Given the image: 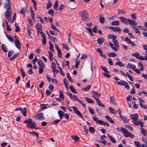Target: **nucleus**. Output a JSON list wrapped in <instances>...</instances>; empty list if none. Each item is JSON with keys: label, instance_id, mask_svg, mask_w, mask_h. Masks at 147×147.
Returning a JSON list of instances; mask_svg holds the SVG:
<instances>
[{"label": "nucleus", "instance_id": "nucleus-1", "mask_svg": "<svg viewBox=\"0 0 147 147\" xmlns=\"http://www.w3.org/2000/svg\"><path fill=\"white\" fill-rule=\"evenodd\" d=\"M130 116L133 120V122L135 125L138 126L140 125L141 127H143L144 124L143 122L140 119H139L138 120L139 116L138 114H130Z\"/></svg>", "mask_w": 147, "mask_h": 147}, {"label": "nucleus", "instance_id": "nucleus-2", "mask_svg": "<svg viewBox=\"0 0 147 147\" xmlns=\"http://www.w3.org/2000/svg\"><path fill=\"white\" fill-rule=\"evenodd\" d=\"M117 129L119 131L122 132L126 137H130L131 138H133L134 137V136L131 133L129 132L127 129L122 127H121L120 128H117Z\"/></svg>", "mask_w": 147, "mask_h": 147}, {"label": "nucleus", "instance_id": "nucleus-3", "mask_svg": "<svg viewBox=\"0 0 147 147\" xmlns=\"http://www.w3.org/2000/svg\"><path fill=\"white\" fill-rule=\"evenodd\" d=\"M79 13L83 21L86 22L89 19L88 14L86 10L80 11Z\"/></svg>", "mask_w": 147, "mask_h": 147}, {"label": "nucleus", "instance_id": "nucleus-4", "mask_svg": "<svg viewBox=\"0 0 147 147\" xmlns=\"http://www.w3.org/2000/svg\"><path fill=\"white\" fill-rule=\"evenodd\" d=\"M12 14V11L11 8L7 9L6 10L5 15L6 18L10 23L11 22V16Z\"/></svg>", "mask_w": 147, "mask_h": 147}, {"label": "nucleus", "instance_id": "nucleus-5", "mask_svg": "<svg viewBox=\"0 0 147 147\" xmlns=\"http://www.w3.org/2000/svg\"><path fill=\"white\" fill-rule=\"evenodd\" d=\"M127 21L129 24L132 26V28H134L138 24V23L135 21L131 19H127Z\"/></svg>", "mask_w": 147, "mask_h": 147}, {"label": "nucleus", "instance_id": "nucleus-6", "mask_svg": "<svg viewBox=\"0 0 147 147\" xmlns=\"http://www.w3.org/2000/svg\"><path fill=\"white\" fill-rule=\"evenodd\" d=\"M15 110L16 111H20L24 116H26V115L27 110L25 107H24L23 109L21 108H17Z\"/></svg>", "mask_w": 147, "mask_h": 147}, {"label": "nucleus", "instance_id": "nucleus-7", "mask_svg": "<svg viewBox=\"0 0 147 147\" xmlns=\"http://www.w3.org/2000/svg\"><path fill=\"white\" fill-rule=\"evenodd\" d=\"M35 118L38 120H44L45 119L44 114L42 113L36 114L35 116Z\"/></svg>", "mask_w": 147, "mask_h": 147}, {"label": "nucleus", "instance_id": "nucleus-8", "mask_svg": "<svg viewBox=\"0 0 147 147\" xmlns=\"http://www.w3.org/2000/svg\"><path fill=\"white\" fill-rule=\"evenodd\" d=\"M111 29L114 32H117L118 33H119L121 32L122 30L119 27L111 26Z\"/></svg>", "mask_w": 147, "mask_h": 147}, {"label": "nucleus", "instance_id": "nucleus-9", "mask_svg": "<svg viewBox=\"0 0 147 147\" xmlns=\"http://www.w3.org/2000/svg\"><path fill=\"white\" fill-rule=\"evenodd\" d=\"M125 40L128 44H130L132 47H134L136 46V44L133 42L131 41L129 38H126L125 39Z\"/></svg>", "mask_w": 147, "mask_h": 147}, {"label": "nucleus", "instance_id": "nucleus-10", "mask_svg": "<svg viewBox=\"0 0 147 147\" xmlns=\"http://www.w3.org/2000/svg\"><path fill=\"white\" fill-rule=\"evenodd\" d=\"M72 108L74 111V112L75 113H76L79 116L81 117L82 118H83V117L82 114L75 107H72Z\"/></svg>", "mask_w": 147, "mask_h": 147}, {"label": "nucleus", "instance_id": "nucleus-11", "mask_svg": "<svg viewBox=\"0 0 147 147\" xmlns=\"http://www.w3.org/2000/svg\"><path fill=\"white\" fill-rule=\"evenodd\" d=\"M120 118L123 120L124 123H127L129 121V120L127 119V116L126 115L122 116L121 115H120Z\"/></svg>", "mask_w": 147, "mask_h": 147}, {"label": "nucleus", "instance_id": "nucleus-12", "mask_svg": "<svg viewBox=\"0 0 147 147\" xmlns=\"http://www.w3.org/2000/svg\"><path fill=\"white\" fill-rule=\"evenodd\" d=\"M93 97L95 99L96 98H98L101 95L100 93H98L96 92H92Z\"/></svg>", "mask_w": 147, "mask_h": 147}, {"label": "nucleus", "instance_id": "nucleus-13", "mask_svg": "<svg viewBox=\"0 0 147 147\" xmlns=\"http://www.w3.org/2000/svg\"><path fill=\"white\" fill-rule=\"evenodd\" d=\"M11 3L10 1L8 2L7 3H5L4 4V8L7 9H9L11 8Z\"/></svg>", "mask_w": 147, "mask_h": 147}, {"label": "nucleus", "instance_id": "nucleus-14", "mask_svg": "<svg viewBox=\"0 0 147 147\" xmlns=\"http://www.w3.org/2000/svg\"><path fill=\"white\" fill-rule=\"evenodd\" d=\"M36 125V123L34 121H32L30 124H28L27 125V127H28L30 128L34 129V128Z\"/></svg>", "mask_w": 147, "mask_h": 147}, {"label": "nucleus", "instance_id": "nucleus-15", "mask_svg": "<svg viewBox=\"0 0 147 147\" xmlns=\"http://www.w3.org/2000/svg\"><path fill=\"white\" fill-rule=\"evenodd\" d=\"M37 63L40 67H45V65L40 59H38L37 61Z\"/></svg>", "mask_w": 147, "mask_h": 147}, {"label": "nucleus", "instance_id": "nucleus-16", "mask_svg": "<svg viewBox=\"0 0 147 147\" xmlns=\"http://www.w3.org/2000/svg\"><path fill=\"white\" fill-rule=\"evenodd\" d=\"M97 51L99 53L100 55L104 58H106V56L103 55L102 50L98 48L96 49Z\"/></svg>", "mask_w": 147, "mask_h": 147}, {"label": "nucleus", "instance_id": "nucleus-17", "mask_svg": "<svg viewBox=\"0 0 147 147\" xmlns=\"http://www.w3.org/2000/svg\"><path fill=\"white\" fill-rule=\"evenodd\" d=\"M15 43L16 47L18 49H20L21 47V45L20 43V41L18 39H16V40L15 41Z\"/></svg>", "mask_w": 147, "mask_h": 147}, {"label": "nucleus", "instance_id": "nucleus-18", "mask_svg": "<svg viewBox=\"0 0 147 147\" xmlns=\"http://www.w3.org/2000/svg\"><path fill=\"white\" fill-rule=\"evenodd\" d=\"M120 19L123 23L126 24H128L127 20L125 18L123 17H120Z\"/></svg>", "mask_w": 147, "mask_h": 147}, {"label": "nucleus", "instance_id": "nucleus-19", "mask_svg": "<svg viewBox=\"0 0 147 147\" xmlns=\"http://www.w3.org/2000/svg\"><path fill=\"white\" fill-rule=\"evenodd\" d=\"M127 68L129 69H132L134 70L136 68V66L135 65H132L131 63H128L127 64Z\"/></svg>", "mask_w": 147, "mask_h": 147}, {"label": "nucleus", "instance_id": "nucleus-20", "mask_svg": "<svg viewBox=\"0 0 147 147\" xmlns=\"http://www.w3.org/2000/svg\"><path fill=\"white\" fill-rule=\"evenodd\" d=\"M105 39L103 38H100L97 40V43L100 45H102L104 42Z\"/></svg>", "mask_w": 147, "mask_h": 147}, {"label": "nucleus", "instance_id": "nucleus-21", "mask_svg": "<svg viewBox=\"0 0 147 147\" xmlns=\"http://www.w3.org/2000/svg\"><path fill=\"white\" fill-rule=\"evenodd\" d=\"M140 131L141 133L144 136H146L147 134V131L146 130L143 128V127H141Z\"/></svg>", "mask_w": 147, "mask_h": 147}, {"label": "nucleus", "instance_id": "nucleus-22", "mask_svg": "<svg viewBox=\"0 0 147 147\" xmlns=\"http://www.w3.org/2000/svg\"><path fill=\"white\" fill-rule=\"evenodd\" d=\"M64 113L61 111H58V114L60 119H62L63 117V116L64 115Z\"/></svg>", "mask_w": 147, "mask_h": 147}, {"label": "nucleus", "instance_id": "nucleus-23", "mask_svg": "<svg viewBox=\"0 0 147 147\" xmlns=\"http://www.w3.org/2000/svg\"><path fill=\"white\" fill-rule=\"evenodd\" d=\"M36 28L38 31H39L40 30H41L42 29V27L41 24H37L36 26Z\"/></svg>", "mask_w": 147, "mask_h": 147}, {"label": "nucleus", "instance_id": "nucleus-24", "mask_svg": "<svg viewBox=\"0 0 147 147\" xmlns=\"http://www.w3.org/2000/svg\"><path fill=\"white\" fill-rule=\"evenodd\" d=\"M111 24L114 26H119L120 25L119 21H113L111 23Z\"/></svg>", "mask_w": 147, "mask_h": 147}, {"label": "nucleus", "instance_id": "nucleus-25", "mask_svg": "<svg viewBox=\"0 0 147 147\" xmlns=\"http://www.w3.org/2000/svg\"><path fill=\"white\" fill-rule=\"evenodd\" d=\"M19 55V53H15L12 57L10 58L9 60L11 61L13 60L17 57Z\"/></svg>", "mask_w": 147, "mask_h": 147}, {"label": "nucleus", "instance_id": "nucleus-26", "mask_svg": "<svg viewBox=\"0 0 147 147\" xmlns=\"http://www.w3.org/2000/svg\"><path fill=\"white\" fill-rule=\"evenodd\" d=\"M114 46H115V47H119V43L117 40H112Z\"/></svg>", "mask_w": 147, "mask_h": 147}, {"label": "nucleus", "instance_id": "nucleus-27", "mask_svg": "<svg viewBox=\"0 0 147 147\" xmlns=\"http://www.w3.org/2000/svg\"><path fill=\"white\" fill-rule=\"evenodd\" d=\"M49 49L52 52H54V50L53 49V46L52 43L50 41H49Z\"/></svg>", "mask_w": 147, "mask_h": 147}, {"label": "nucleus", "instance_id": "nucleus-28", "mask_svg": "<svg viewBox=\"0 0 147 147\" xmlns=\"http://www.w3.org/2000/svg\"><path fill=\"white\" fill-rule=\"evenodd\" d=\"M89 131L90 133L93 134L95 132V130L93 127H90L89 128Z\"/></svg>", "mask_w": 147, "mask_h": 147}, {"label": "nucleus", "instance_id": "nucleus-29", "mask_svg": "<svg viewBox=\"0 0 147 147\" xmlns=\"http://www.w3.org/2000/svg\"><path fill=\"white\" fill-rule=\"evenodd\" d=\"M70 90L73 93H77V92L74 88L72 86H70L69 87Z\"/></svg>", "mask_w": 147, "mask_h": 147}, {"label": "nucleus", "instance_id": "nucleus-30", "mask_svg": "<svg viewBox=\"0 0 147 147\" xmlns=\"http://www.w3.org/2000/svg\"><path fill=\"white\" fill-rule=\"evenodd\" d=\"M71 137L73 139H74V141H78L79 140V138L76 135L71 136Z\"/></svg>", "mask_w": 147, "mask_h": 147}, {"label": "nucleus", "instance_id": "nucleus-31", "mask_svg": "<svg viewBox=\"0 0 147 147\" xmlns=\"http://www.w3.org/2000/svg\"><path fill=\"white\" fill-rule=\"evenodd\" d=\"M32 120L31 119L29 118L23 121V123H28V124H30L32 122Z\"/></svg>", "mask_w": 147, "mask_h": 147}, {"label": "nucleus", "instance_id": "nucleus-32", "mask_svg": "<svg viewBox=\"0 0 147 147\" xmlns=\"http://www.w3.org/2000/svg\"><path fill=\"white\" fill-rule=\"evenodd\" d=\"M70 98L71 99L74 101L76 100L77 101L78 99V98L75 95H74L73 96V95H72L70 97Z\"/></svg>", "mask_w": 147, "mask_h": 147}, {"label": "nucleus", "instance_id": "nucleus-33", "mask_svg": "<svg viewBox=\"0 0 147 147\" xmlns=\"http://www.w3.org/2000/svg\"><path fill=\"white\" fill-rule=\"evenodd\" d=\"M1 47L3 51L7 52V49L6 46L4 44H2L1 45Z\"/></svg>", "mask_w": 147, "mask_h": 147}, {"label": "nucleus", "instance_id": "nucleus-34", "mask_svg": "<svg viewBox=\"0 0 147 147\" xmlns=\"http://www.w3.org/2000/svg\"><path fill=\"white\" fill-rule=\"evenodd\" d=\"M85 98L86 99V101L89 103H94L93 100L91 99L88 97H86Z\"/></svg>", "mask_w": 147, "mask_h": 147}, {"label": "nucleus", "instance_id": "nucleus-35", "mask_svg": "<svg viewBox=\"0 0 147 147\" xmlns=\"http://www.w3.org/2000/svg\"><path fill=\"white\" fill-rule=\"evenodd\" d=\"M134 143L137 147H141L142 146V145L138 141H135Z\"/></svg>", "mask_w": 147, "mask_h": 147}, {"label": "nucleus", "instance_id": "nucleus-36", "mask_svg": "<svg viewBox=\"0 0 147 147\" xmlns=\"http://www.w3.org/2000/svg\"><path fill=\"white\" fill-rule=\"evenodd\" d=\"M139 59L142 61L145 60L146 61H147V56H145L144 57L140 56Z\"/></svg>", "mask_w": 147, "mask_h": 147}, {"label": "nucleus", "instance_id": "nucleus-37", "mask_svg": "<svg viewBox=\"0 0 147 147\" xmlns=\"http://www.w3.org/2000/svg\"><path fill=\"white\" fill-rule=\"evenodd\" d=\"M111 48L113 49L114 51H117L118 49H119V47H115V46H114L113 44L111 43Z\"/></svg>", "mask_w": 147, "mask_h": 147}, {"label": "nucleus", "instance_id": "nucleus-38", "mask_svg": "<svg viewBox=\"0 0 147 147\" xmlns=\"http://www.w3.org/2000/svg\"><path fill=\"white\" fill-rule=\"evenodd\" d=\"M125 127L131 131H133L134 130L133 128L129 125H125Z\"/></svg>", "mask_w": 147, "mask_h": 147}, {"label": "nucleus", "instance_id": "nucleus-39", "mask_svg": "<svg viewBox=\"0 0 147 147\" xmlns=\"http://www.w3.org/2000/svg\"><path fill=\"white\" fill-rule=\"evenodd\" d=\"M58 6V3L57 1H55L53 5L54 9L57 10Z\"/></svg>", "mask_w": 147, "mask_h": 147}, {"label": "nucleus", "instance_id": "nucleus-40", "mask_svg": "<svg viewBox=\"0 0 147 147\" xmlns=\"http://www.w3.org/2000/svg\"><path fill=\"white\" fill-rule=\"evenodd\" d=\"M15 31L16 32H18L20 30L19 27L18 26V24L17 23H15Z\"/></svg>", "mask_w": 147, "mask_h": 147}, {"label": "nucleus", "instance_id": "nucleus-41", "mask_svg": "<svg viewBox=\"0 0 147 147\" xmlns=\"http://www.w3.org/2000/svg\"><path fill=\"white\" fill-rule=\"evenodd\" d=\"M30 13H31V17L33 20H34V14L33 11L32 10V8L31 7H30Z\"/></svg>", "mask_w": 147, "mask_h": 147}, {"label": "nucleus", "instance_id": "nucleus-42", "mask_svg": "<svg viewBox=\"0 0 147 147\" xmlns=\"http://www.w3.org/2000/svg\"><path fill=\"white\" fill-rule=\"evenodd\" d=\"M100 68L102 70L104 71L106 73H109V72L107 70V69L106 68L103 67L101 66Z\"/></svg>", "mask_w": 147, "mask_h": 147}, {"label": "nucleus", "instance_id": "nucleus-43", "mask_svg": "<svg viewBox=\"0 0 147 147\" xmlns=\"http://www.w3.org/2000/svg\"><path fill=\"white\" fill-rule=\"evenodd\" d=\"M51 28L54 30L58 32H59V30L58 29H57V28L54 25H53V24H51Z\"/></svg>", "mask_w": 147, "mask_h": 147}, {"label": "nucleus", "instance_id": "nucleus-44", "mask_svg": "<svg viewBox=\"0 0 147 147\" xmlns=\"http://www.w3.org/2000/svg\"><path fill=\"white\" fill-rule=\"evenodd\" d=\"M100 22L101 24H103L105 22V19L104 17H100L99 18Z\"/></svg>", "mask_w": 147, "mask_h": 147}, {"label": "nucleus", "instance_id": "nucleus-45", "mask_svg": "<svg viewBox=\"0 0 147 147\" xmlns=\"http://www.w3.org/2000/svg\"><path fill=\"white\" fill-rule=\"evenodd\" d=\"M67 78L70 82H74L73 80L71 78L69 73H67Z\"/></svg>", "mask_w": 147, "mask_h": 147}, {"label": "nucleus", "instance_id": "nucleus-46", "mask_svg": "<svg viewBox=\"0 0 147 147\" xmlns=\"http://www.w3.org/2000/svg\"><path fill=\"white\" fill-rule=\"evenodd\" d=\"M132 55L133 56H135L137 59H138L140 56L139 53H133Z\"/></svg>", "mask_w": 147, "mask_h": 147}, {"label": "nucleus", "instance_id": "nucleus-47", "mask_svg": "<svg viewBox=\"0 0 147 147\" xmlns=\"http://www.w3.org/2000/svg\"><path fill=\"white\" fill-rule=\"evenodd\" d=\"M134 30L135 32L137 34H140L141 32L140 30L137 28L136 27H134V28H132Z\"/></svg>", "mask_w": 147, "mask_h": 147}, {"label": "nucleus", "instance_id": "nucleus-48", "mask_svg": "<svg viewBox=\"0 0 147 147\" xmlns=\"http://www.w3.org/2000/svg\"><path fill=\"white\" fill-rule=\"evenodd\" d=\"M111 102L114 105H116L117 104L115 102V99L113 97H111Z\"/></svg>", "mask_w": 147, "mask_h": 147}, {"label": "nucleus", "instance_id": "nucleus-49", "mask_svg": "<svg viewBox=\"0 0 147 147\" xmlns=\"http://www.w3.org/2000/svg\"><path fill=\"white\" fill-rule=\"evenodd\" d=\"M6 36L9 40L11 42H13V39L12 36H8L6 35Z\"/></svg>", "mask_w": 147, "mask_h": 147}, {"label": "nucleus", "instance_id": "nucleus-50", "mask_svg": "<svg viewBox=\"0 0 147 147\" xmlns=\"http://www.w3.org/2000/svg\"><path fill=\"white\" fill-rule=\"evenodd\" d=\"M121 82L116 81L115 83H116L117 84H118L119 85L123 86L124 83L123 82H125V81H123L122 80H121Z\"/></svg>", "mask_w": 147, "mask_h": 147}, {"label": "nucleus", "instance_id": "nucleus-51", "mask_svg": "<svg viewBox=\"0 0 147 147\" xmlns=\"http://www.w3.org/2000/svg\"><path fill=\"white\" fill-rule=\"evenodd\" d=\"M123 82L124 83L123 86H124L125 88L128 89H129V86L128 84L125 81V82Z\"/></svg>", "mask_w": 147, "mask_h": 147}, {"label": "nucleus", "instance_id": "nucleus-52", "mask_svg": "<svg viewBox=\"0 0 147 147\" xmlns=\"http://www.w3.org/2000/svg\"><path fill=\"white\" fill-rule=\"evenodd\" d=\"M26 7H24L22 10H21L20 13L22 14H23L25 13L26 10Z\"/></svg>", "mask_w": 147, "mask_h": 147}, {"label": "nucleus", "instance_id": "nucleus-53", "mask_svg": "<svg viewBox=\"0 0 147 147\" xmlns=\"http://www.w3.org/2000/svg\"><path fill=\"white\" fill-rule=\"evenodd\" d=\"M91 85H89L88 86H87L86 88H82V90L84 91H87L88 90H89L90 88L91 87Z\"/></svg>", "mask_w": 147, "mask_h": 147}, {"label": "nucleus", "instance_id": "nucleus-54", "mask_svg": "<svg viewBox=\"0 0 147 147\" xmlns=\"http://www.w3.org/2000/svg\"><path fill=\"white\" fill-rule=\"evenodd\" d=\"M116 64L117 65H118L121 67H123L124 66V65L121 62H117L116 63Z\"/></svg>", "mask_w": 147, "mask_h": 147}, {"label": "nucleus", "instance_id": "nucleus-55", "mask_svg": "<svg viewBox=\"0 0 147 147\" xmlns=\"http://www.w3.org/2000/svg\"><path fill=\"white\" fill-rule=\"evenodd\" d=\"M49 38L50 40H51L52 41H53L55 42L57 41V39L55 37H54L51 36V37H50Z\"/></svg>", "mask_w": 147, "mask_h": 147}, {"label": "nucleus", "instance_id": "nucleus-56", "mask_svg": "<svg viewBox=\"0 0 147 147\" xmlns=\"http://www.w3.org/2000/svg\"><path fill=\"white\" fill-rule=\"evenodd\" d=\"M77 101H78L79 102H80V103L83 106L84 108V109L86 108V105L85 104H84V103L82 101L78 99V100Z\"/></svg>", "mask_w": 147, "mask_h": 147}, {"label": "nucleus", "instance_id": "nucleus-57", "mask_svg": "<svg viewBox=\"0 0 147 147\" xmlns=\"http://www.w3.org/2000/svg\"><path fill=\"white\" fill-rule=\"evenodd\" d=\"M88 110L90 112V113L92 115H93L94 114V112L92 109V108L90 107H88Z\"/></svg>", "mask_w": 147, "mask_h": 147}, {"label": "nucleus", "instance_id": "nucleus-58", "mask_svg": "<svg viewBox=\"0 0 147 147\" xmlns=\"http://www.w3.org/2000/svg\"><path fill=\"white\" fill-rule=\"evenodd\" d=\"M48 13L52 16H53L54 15V12L53 9L49 10L48 12Z\"/></svg>", "mask_w": 147, "mask_h": 147}, {"label": "nucleus", "instance_id": "nucleus-59", "mask_svg": "<svg viewBox=\"0 0 147 147\" xmlns=\"http://www.w3.org/2000/svg\"><path fill=\"white\" fill-rule=\"evenodd\" d=\"M51 6V4L50 1H49L47 3L46 6V8L47 9H48Z\"/></svg>", "mask_w": 147, "mask_h": 147}, {"label": "nucleus", "instance_id": "nucleus-60", "mask_svg": "<svg viewBox=\"0 0 147 147\" xmlns=\"http://www.w3.org/2000/svg\"><path fill=\"white\" fill-rule=\"evenodd\" d=\"M63 48L66 49L67 51H68L69 49V48L68 45L65 44H63Z\"/></svg>", "mask_w": 147, "mask_h": 147}, {"label": "nucleus", "instance_id": "nucleus-61", "mask_svg": "<svg viewBox=\"0 0 147 147\" xmlns=\"http://www.w3.org/2000/svg\"><path fill=\"white\" fill-rule=\"evenodd\" d=\"M14 52L13 51H9L8 53V57H10L11 56L13 53Z\"/></svg>", "mask_w": 147, "mask_h": 147}, {"label": "nucleus", "instance_id": "nucleus-62", "mask_svg": "<svg viewBox=\"0 0 147 147\" xmlns=\"http://www.w3.org/2000/svg\"><path fill=\"white\" fill-rule=\"evenodd\" d=\"M64 7V5L63 4H62L59 7V11H61Z\"/></svg>", "mask_w": 147, "mask_h": 147}, {"label": "nucleus", "instance_id": "nucleus-63", "mask_svg": "<svg viewBox=\"0 0 147 147\" xmlns=\"http://www.w3.org/2000/svg\"><path fill=\"white\" fill-rule=\"evenodd\" d=\"M56 66L55 64V63L54 62H52L51 63V68L53 69L56 68Z\"/></svg>", "mask_w": 147, "mask_h": 147}, {"label": "nucleus", "instance_id": "nucleus-64", "mask_svg": "<svg viewBox=\"0 0 147 147\" xmlns=\"http://www.w3.org/2000/svg\"><path fill=\"white\" fill-rule=\"evenodd\" d=\"M142 140L147 145V138H142Z\"/></svg>", "mask_w": 147, "mask_h": 147}]
</instances>
